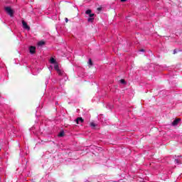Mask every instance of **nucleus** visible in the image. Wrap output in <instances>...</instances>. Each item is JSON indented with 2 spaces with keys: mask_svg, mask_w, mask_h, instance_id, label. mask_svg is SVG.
I'll return each mask as SVG.
<instances>
[{
  "mask_svg": "<svg viewBox=\"0 0 182 182\" xmlns=\"http://www.w3.org/2000/svg\"><path fill=\"white\" fill-rule=\"evenodd\" d=\"M5 11L11 17L14 16V10L11 7H5Z\"/></svg>",
  "mask_w": 182,
  "mask_h": 182,
  "instance_id": "f257e3e1",
  "label": "nucleus"
},
{
  "mask_svg": "<svg viewBox=\"0 0 182 182\" xmlns=\"http://www.w3.org/2000/svg\"><path fill=\"white\" fill-rule=\"evenodd\" d=\"M120 83H122V85H126L127 84L126 80H124V79L120 80Z\"/></svg>",
  "mask_w": 182,
  "mask_h": 182,
  "instance_id": "f8f14e48",
  "label": "nucleus"
},
{
  "mask_svg": "<svg viewBox=\"0 0 182 182\" xmlns=\"http://www.w3.org/2000/svg\"><path fill=\"white\" fill-rule=\"evenodd\" d=\"M85 14H86V15H90V14H92V10H90V9L87 10V11H85Z\"/></svg>",
  "mask_w": 182,
  "mask_h": 182,
  "instance_id": "9d476101",
  "label": "nucleus"
},
{
  "mask_svg": "<svg viewBox=\"0 0 182 182\" xmlns=\"http://www.w3.org/2000/svg\"><path fill=\"white\" fill-rule=\"evenodd\" d=\"M127 0H121V2H126Z\"/></svg>",
  "mask_w": 182,
  "mask_h": 182,
  "instance_id": "6ab92c4d",
  "label": "nucleus"
},
{
  "mask_svg": "<svg viewBox=\"0 0 182 182\" xmlns=\"http://www.w3.org/2000/svg\"><path fill=\"white\" fill-rule=\"evenodd\" d=\"M176 53H177V49L173 50V55H176Z\"/></svg>",
  "mask_w": 182,
  "mask_h": 182,
  "instance_id": "dca6fc26",
  "label": "nucleus"
},
{
  "mask_svg": "<svg viewBox=\"0 0 182 182\" xmlns=\"http://www.w3.org/2000/svg\"><path fill=\"white\" fill-rule=\"evenodd\" d=\"M140 52H144V49H141Z\"/></svg>",
  "mask_w": 182,
  "mask_h": 182,
  "instance_id": "aec40b11",
  "label": "nucleus"
},
{
  "mask_svg": "<svg viewBox=\"0 0 182 182\" xmlns=\"http://www.w3.org/2000/svg\"><path fill=\"white\" fill-rule=\"evenodd\" d=\"M65 21L66 23H68V22H69V20L68 19V18H65Z\"/></svg>",
  "mask_w": 182,
  "mask_h": 182,
  "instance_id": "f3484780",
  "label": "nucleus"
},
{
  "mask_svg": "<svg viewBox=\"0 0 182 182\" xmlns=\"http://www.w3.org/2000/svg\"><path fill=\"white\" fill-rule=\"evenodd\" d=\"M63 136H65V132L64 131L60 132V133L58 134V137H63Z\"/></svg>",
  "mask_w": 182,
  "mask_h": 182,
  "instance_id": "0eeeda50",
  "label": "nucleus"
},
{
  "mask_svg": "<svg viewBox=\"0 0 182 182\" xmlns=\"http://www.w3.org/2000/svg\"><path fill=\"white\" fill-rule=\"evenodd\" d=\"M54 69L58 72L60 76L62 75V72H60V70L59 69V65L58 64H55L54 65Z\"/></svg>",
  "mask_w": 182,
  "mask_h": 182,
  "instance_id": "20e7f679",
  "label": "nucleus"
},
{
  "mask_svg": "<svg viewBox=\"0 0 182 182\" xmlns=\"http://www.w3.org/2000/svg\"><path fill=\"white\" fill-rule=\"evenodd\" d=\"M181 119L177 118L172 122V126H177L178 124V122H180Z\"/></svg>",
  "mask_w": 182,
  "mask_h": 182,
  "instance_id": "423d86ee",
  "label": "nucleus"
},
{
  "mask_svg": "<svg viewBox=\"0 0 182 182\" xmlns=\"http://www.w3.org/2000/svg\"><path fill=\"white\" fill-rule=\"evenodd\" d=\"M90 126L91 127H96V124H95V122H90Z\"/></svg>",
  "mask_w": 182,
  "mask_h": 182,
  "instance_id": "4468645a",
  "label": "nucleus"
},
{
  "mask_svg": "<svg viewBox=\"0 0 182 182\" xmlns=\"http://www.w3.org/2000/svg\"><path fill=\"white\" fill-rule=\"evenodd\" d=\"M97 9V11H102V8L101 7H99Z\"/></svg>",
  "mask_w": 182,
  "mask_h": 182,
  "instance_id": "a211bd4d",
  "label": "nucleus"
},
{
  "mask_svg": "<svg viewBox=\"0 0 182 182\" xmlns=\"http://www.w3.org/2000/svg\"><path fill=\"white\" fill-rule=\"evenodd\" d=\"M75 122H76L77 124H79V123H83V122H85V120L82 117H78L75 119Z\"/></svg>",
  "mask_w": 182,
  "mask_h": 182,
  "instance_id": "39448f33",
  "label": "nucleus"
},
{
  "mask_svg": "<svg viewBox=\"0 0 182 182\" xmlns=\"http://www.w3.org/2000/svg\"><path fill=\"white\" fill-rule=\"evenodd\" d=\"M38 46H43V45H45V41H39L38 43Z\"/></svg>",
  "mask_w": 182,
  "mask_h": 182,
  "instance_id": "1a4fd4ad",
  "label": "nucleus"
},
{
  "mask_svg": "<svg viewBox=\"0 0 182 182\" xmlns=\"http://www.w3.org/2000/svg\"><path fill=\"white\" fill-rule=\"evenodd\" d=\"M22 25H23V28H24V29H26L27 31H31V27L29 26H28V23H26L25 21H22Z\"/></svg>",
  "mask_w": 182,
  "mask_h": 182,
  "instance_id": "f03ea898",
  "label": "nucleus"
},
{
  "mask_svg": "<svg viewBox=\"0 0 182 182\" xmlns=\"http://www.w3.org/2000/svg\"><path fill=\"white\" fill-rule=\"evenodd\" d=\"M89 65H90V66L93 65V62L92 61V59H89V62H88Z\"/></svg>",
  "mask_w": 182,
  "mask_h": 182,
  "instance_id": "ddd939ff",
  "label": "nucleus"
},
{
  "mask_svg": "<svg viewBox=\"0 0 182 182\" xmlns=\"http://www.w3.org/2000/svg\"><path fill=\"white\" fill-rule=\"evenodd\" d=\"M29 50L30 53H31V55H33L34 53H36V47L31 46L29 48Z\"/></svg>",
  "mask_w": 182,
  "mask_h": 182,
  "instance_id": "7ed1b4c3",
  "label": "nucleus"
},
{
  "mask_svg": "<svg viewBox=\"0 0 182 182\" xmlns=\"http://www.w3.org/2000/svg\"><path fill=\"white\" fill-rule=\"evenodd\" d=\"M90 18H93L95 16V14H89Z\"/></svg>",
  "mask_w": 182,
  "mask_h": 182,
  "instance_id": "2eb2a0df",
  "label": "nucleus"
},
{
  "mask_svg": "<svg viewBox=\"0 0 182 182\" xmlns=\"http://www.w3.org/2000/svg\"><path fill=\"white\" fill-rule=\"evenodd\" d=\"M50 63H52V64H55V63H56V60H55V58H51L50 59Z\"/></svg>",
  "mask_w": 182,
  "mask_h": 182,
  "instance_id": "6e6552de",
  "label": "nucleus"
},
{
  "mask_svg": "<svg viewBox=\"0 0 182 182\" xmlns=\"http://www.w3.org/2000/svg\"><path fill=\"white\" fill-rule=\"evenodd\" d=\"M88 22H93V21H95V18L93 17H90L88 19H87Z\"/></svg>",
  "mask_w": 182,
  "mask_h": 182,
  "instance_id": "9b49d317",
  "label": "nucleus"
}]
</instances>
